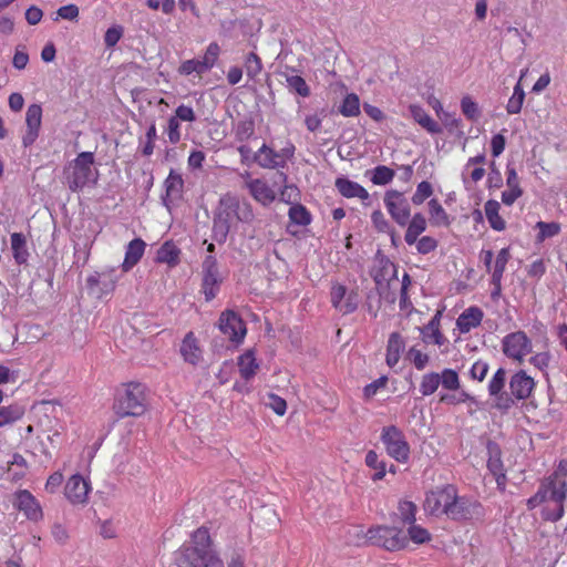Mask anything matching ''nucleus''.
Returning <instances> with one entry per match:
<instances>
[{
  "mask_svg": "<svg viewBox=\"0 0 567 567\" xmlns=\"http://www.w3.org/2000/svg\"><path fill=\"white\" fill-rule=\"evenodd\" d=\"M425 513L434 517H445L452 522L466 523L482 520L485 508L481 502L468 495H460L453 484H445L429 491L423 504Z\"/></svg>",
  "mask_w": 567,
  "mask_h": 567,
  "instance_id": "obj_1",
  "label": "nucleus"
},
{
  "mask_svg": "<svg viewBox=\"0 0 567 567\" xmlns=\"http://www.w3.org/2000/svg\"><path fill=\"white\" fill-rule=\"evenodd\" d=\"M254 219L251 204L227 193L219 198L214 210L212 238L218 244H224L235 221L250 224Z\"/></svg>",
  "mask_w": 567,
  "mask_h": 567,
  "instance_id": "obj_2",
  "label": "nucleus"
},
{
  "mask_svg": "<svg viewBox=\"0 0 567 567\" xmlns=\"http://www.w3.org/2000/svg\"><path fill=\"white\" fill-rule=\"evenodd\" d=\"M94 154L81 152L63 168V183L73 192H80L85 187H94L99 181V171L94 167Z\"/></svg>",
  "mask_w": 567,
  "mask_h": 567,
  "instance_id": "obj_3",
  "label": "nucleus"
},
{
  "mask_svg": "<svg viewBox=\"0 0 567 567\" xmlns=\"http://www.w3.org/2000/svg\"><path fill=\"white\" fill-rule=\"evenodd\" d=\"M212 549L213 540L209 530L202 526L192 533L189 542L184 543L174 553V561L177 567H202Z\"/></svg>",
  "mask_w": 567,
  "mask_h": 567,
  "instance_id": "obj_4",
  "label": "nucleus"
},
{
  "mask_svg": "<svg viewBox=\"0 0 567 567\" xmlns=\"http://www.w3.org/2000/svg\"><path fill=\"white\" fill-rule=\"evenodd\" d=\"M113 410L120 419L143 415L146 411L145 386L138 382L125 384L116 394Z\"/></svg>",
  "mask_w": 567,
  "mask_h": 567,
  "instance_id": "obj_5",
  "label": "nucleus"
},
{
  "mask_svg": "<svg viewBox=\"0 0 567 567\" xmlns=\"http://www.w3.org/2000/svg\"><path fill=\"white\" fill-rule=\"evenodd\" d=\"M365 540L390 551L401 550L408 546V536L402 529L394 526L370 527L365 533Z\"/></svg>",
  "mask_w": 567,
  "mask_h": 567,
  "instance_id": "obj_6",
  "label": "nucleus"
},
{
  "mask_svg": "<svg viewBox=\"0 0 567 567\" xmlns=\"http://www.w3.org/2000/svg\"><path fill=\"white\" fill-rule=\"evenodd\" d=\"M380 440L385 447L386 454L398 463H406L410 460V444L401 429L396 425L384 426Z\"/></svg>",
  "mask_w": 567,
  "mask_h": 567,
  "instance_id": "obj_7",
  "label": "nucleus"
},
{
  "mask_svg": "<svg viewBox=\"0 0 567 567\" xmlns=\"http://www.w3.org/2000/svg\"><path fill=\"white\" fill-rule=\"evenodd\" d=\"M120 275L116 267H105L100 271H94L86 278V289L90 295L102 299L116 288Z\"/></svg>",
  "mask_w": 567,
  "mask_h": 567,
  "instance_id": "obj_8",
  "label": "nucleus"
},
{
  "mask_svg": "<svg viewBox=\"0 0 567 567\" xmlns=\"http://www.w3.org/2000/svg\"><path fill=\"white\" fill-rule=\"evenodd\" d=\"M202 292L206 301H212L218 295L224 281L216 257L207 255L202 264Z\"/></svg>",
  "mask_w": 567,
  "mask_h": 567,
  "instance_id": "obj_9",
  "label": "nucleus"
},
{
  "mask_svg": "<svg viewBox=\"0 0 567 567\" xmlns=\"http://www.w3.org/2000/svg\"><path fill=\"white\" fill-rule=\"evenodd\" d=\"M383 202L391 218L399 226H406L411 218V207L404 194L395 189H389L384 194Z\"/></svg>",
  "mask_w": 567,
  "mask_h": 567,
  "instance_id": "obj_10",
  "label": "nucleus"
},
{
  "mask_svg": "<svg viewBox=\"0 0 567 567\" xmlns=\"http://www.w3.org/2000/svg\"><path fill=\"white\" fill-rule=\"evenodd\" d=\"M220 53L219 45L216 42H212L203 56L194 58L182 62L178 68V73L182 75H190L196 73L202 75L209 71L216 63Z\"/></svg>",
  "mask_w": 567,
  "mask_h": 567,
  "instance_id": "obj_11",
  "label": "nucleus"
},
{
  "mask_svg": "<svg viewBox=\"0 0 567 567\" xmlns=\"http://www.w3.org/2000/svg\"><path fill=\"white\" fill-rule=\"evenodd\" d=\"M506 374L507 372L504 368H498L487 385L488 394L494 399L493 406L501 412H507L515 405L512 395L504 391Z\"/></svg>",
  "mask_w": 567,
  "mask_h": 567,
  "instance_id": "obj_12",
  "label": "nucleus"
},
{
  "mask_svg": "<svg viewBox=\"0 0 567 567\" xmlns=\"http://www.w3.org/2000/svg\"><path fill=\"white\" fill-rule=\"evenodd\" d=\"M375 262L371 277L375 282L379 296H384V290L390 288V281L398 278L396 266L380 251L375 256Z\"/></svg>",
  "mask_w": 567,
  "mask_h": 567,
  "instance_id": "obj_13",
  "label": "nucleus"
},
{
  "mask_svg": "<svg viewBox=\"0 0 567 567\" xmlns=\"http://www.w3.org/2000/svg\"><path fill=\"white\" fill-rule=\"evenodd\" d=\"M532 341L524 331L508 333L502 340L503 353L518 362L532 352Z\"/></svg>",
  "mask_w": 567,
  "mask_h": 567,
  "instance_id": "obj_14",
  "label": "nucleus"
},
{
  "mask_svg": "<svg viewBox=\"0 0 567 567\" xmlns=\"http://www.w3.org/2000/svg\"><path fill=\"white\" fill-rule=\"evenodd\" d=\"M218 328L231 342L240 343L246 336V324L234 310H225L220 313Z\"/></svg>",
  "mask_w": 567,
  "mask_h": 567,
  "instance_id": "obj_15",
  "label": "nucleus"
},
{
  "mask_svg": "<svg viewBox=\"0 0 567 567\" xmlns=\"http://www.w3.org/2000/svg\"><path fill=\"white\" fill-rule=\"evenodd\" d=\"M535 388V381L526 371L519 370L509 379V395L515 401H523L530 396Z\"/></svg>",
  "mask_w": 567,
  "mask_h": 567,
  "instance_id": "obj_16",
  "label": "nucleus"
},
{
  "mask_svg": "<svg viewBox=\"0 0 567 567\" xmlns=\"http://www.w3.org/2000/svg\"><path fill=\"white\" fill-rule=\"evenodd\" d=\"M42 121V107L39 104L29 105L25 113L27 130L22 136V145L31 146L38 138Z\"/></svg>",
  "mask_w": 567,
  "mask_h": 567,
  "instance_id": "obj_17",
  "label": "nucleus"
},
{
  "mask_svg": "<svg viewBox=\"0 0 567 567\" xmlns=\"http://www.w3.org/2000/svg\"><path fill=\"white\" fill-rule=\"evenodd\" d=\"M90 489L89 482L80 474H74L68 480L64 494L72 504H84L87 501Z\"/></svg>",
  "mask_w": 567,
  "mask_h": 567,
  "instance_id": "obj_18",
  "label": "nucleus"
},
{
  "mask_svg": "<svg viewBox=\"0 0 567 567\" xmlns=\"http://www.w3.org/2000/svg\"><path fill=\"white\" fill-rule=\"evenodd\" d=\"M164 187L165 195L162 196V203L167 209H171V204L181 199L183 195L184 181L182 175L171 169L164 182Z\"/></svg>",
  "mask_w": 567,
  "mask_h": 567,
  "instance_id": "obj_19",
  "label": "nucleus"
},
{
  "mask_svg": "<svg viewBox=\"0 0 567 567\" xmlns=\"http://www.w3.org/2000/svg\"><path fill=\"white\" fill-rule=\"evenodd\" d=\"M506 186L508 189L502 193V202L512 206L523 195V189L515 167L509 164L506 166Z\"/></svg>",
  "mask_w": 567,
  "mask_h": 567,
  "instance_id": "obj_20",
  "label": "nucleus"
},
{
  "mask_svg": "<svg viewBox=\"0 0 567 567\" xmlns=\"http://www.w3.org/2000/svg\"><path fill=\"white\" fill-rule=\"evenodd\" d=\"M179 351L184 361L193 365L198 364L203 358V351L193 331L186 333Z\"/></svg>",
  "mask_w": 567,
  "mask_h": 567,
  "instance_id": "obj_21",
  "label": "nucleus"
},
{
  "mask_svg": "<svg viewBox=\"0 0 567 567\" xmlns=\"http://www.w3.org/2000/svg\"><path fill=\"white\" fill-rule=\"evenodd\" d=\"M252 161L256 162L262 168H277L286 165L285 159L281 155L275 152L272 148L264 144L252 155Z\"/></svg>",
  "mask_w": 567,
  "mask_h": 567,
  "instance_id": "obj_22",
  "label": "nucleus"
},
{
  "mask_svg": "<svg viewBox=\"0 0 567 567\" xmlns=\"http://www.w3.org/2000/svg\"><path fill=\"white\" fill-rule=\"evenodd\" d=\"M18 508L24 512L31 520H38L42 517V509L34 496L27 489L17 494Z\"/></svg>",
  "mask_w": 567,
  "mask_h": 567,
  "instance_id": "obj_23",
  "label": "nucleus"
},
{
  "mask_svg": "<svg viewBox=\"0 0 567 567\" xmlns=\"http://www.w3.org/2000/svg\"><path fill=\"white\" fill-rule=\"evenodd\" d=\"M483 316L484 313L481 308L470 307L458 316L456 327L461 333H467L481 324Z\"/></svg>",
  "mask_w": 567,
  "mask_h": 567,
  "instance_id": "obj_24",
  "label": "nucleus"
},
{
  "mask_svg": "<svg viewBox=\"0 0 567 567\" xmlns=\"http://www.w3.org/2000/svg\"><path fill=\"white\" fill-rule=\"evenodd\" d=\"M334 186L338 192L346 198L358 197L362 200L369 198L368 190L359 183L350 181L347 177H338L334 182Z\"/></svg>",
  "mask_w": 567,
  "mask_h": 567,
  "instance_id": "obj_25",
  "label": "nucleus"
},
{
  "mask_svg": "<svg viewBox=\"0 0 567 567\" xmlns=\"http://www.w3.org/2000/svg\"><path fill=\"white\" fill-rule=\"evenodd\" d=\"M146 244L141 238H135L128 243L125 250L122 270L124 272L131 270L143 257Z\"/></svg>",
  "mask_w": 567,
  "mask_h": 567,
  "instance_id": "obj_26",
  "label": "nucleus"
},
{
  "mask_svg": "<svg viewBox=\"0 0 567 567\" xmlns=\"http://www.w3.org/2000/svg\"><path fill=\"white\" fill-rule=\"evenodd\" d=\"M409 111L412 118L430 134L442 133L440 124L434 121L421 105L411 104Z\"/></svg>",
  "mask_w": 567,
  "mask_h": 567,
  "instance_id": "obj_27",
  "label": "nucleus"
},
{
  "mask_svg": "<svg viewBox=\"0 0 567 567\" xmlns=\"http://www.w3.org/2000/svg\"><path fill=\"white\" fill-rule=\"evenodd\" d=\"M441 317L442 312L437 311L429 321V323L421 329L425 342H432L440 347L447 341L440 330Z\"/></svg>",
  "mask_w": 567,
  "mask_h": 567,
  "instance_id": "obj_28",
  "label": "nucleus"
},
{
  "mask_svg": "<svg viewBox=\"0 0 567 567\" xmlns=\"http://www.w3.org/2000/svg\"><path fill=\"white\" fill-rule=\"evenodd\" d=\"M250 195L264 206L275 200L274 190L261 179H252L247 183Z\"/></svg>",
  "mask_w": 567,
  "mask_h": 567,
  "instance_id": "obj_29",
  "label": "nucleus"
},
{
  "mask_svg": "<svg viewBox=\"0 0 567 567\" xmlns=\"http://www.w3.org/2000/svg\"><path fill=\"white\" fill-rule=\"evenodd\" d=\"M13 259L17 265H27L30 252L27 246V238L22 233H13L10 236Z\"/></svg>",
  "mask_w": 567,
  "mask_h": 567,
  "instance_id": "obj_30",
  "label": "nucleus"
},
{
  "mask_svg": "<svg viewBox=\"0 0 567 567\" xmlns=\"http://www.w3.org/2000/svg\"><path fill=\"white\" fill-rule=\"evenodd\" d=\"M181 249L173 241H165L156 252L155 261L175 267L179 262Z\"/></svg>",
  "mask_w": 567,
  "mask_h": 567,
  "instance_id": "obj_31",
  "label": "nucleus"
},
{
  "mask_svg": "<svg viewBox=\"0 0 567 567\" xmlns=\"http://www.w3.org/2000/svg\"><path fill=\"white\" fill-rule=\"evenodd\" d=\"M406 226L408 229L404 235V240L411 246L414 245L419 236L426 230V219L423 214L416 213L410 218Z\"/></svg>",
  "mask_w": 567,
  "mask_h": 567,
  "instance_id": "obj_32",
  "label": "nucleus"
},
{
  "mask_svg": "<svg viewBox=\"0 0 567 567\" xmlns=\"http://www.w3.org/2000/svg\"><path fill=\"white\" fill-rule=\"evenodd\" d=\"M238 368L239 373L245 381H249L255 377L259 369V364L255 358L254 350H247L238 357Z\"/></svg>",
  "mask_w": 567,
  "mask_h": 567,
  "instance_id": "obj_33",
  "label": "nucleus"
},
{
  "mask_svg": "<svg viewBox=\"0 0 567 567\" xmlns=\"http://www.w3.org/2000/svg\"><path fill=\"white\" fill-rule=\"evenodd\" d=\"M404 348V342L399 332H392L389 337L386 344V364L393 368L400 360L401 351Z\"/></svg>",
  "mask_w": 567,
  "mask_h": 567,
  "instance_id": "obj_34",
  "label": "nucleus"
},
{
  "mask_svg": "<svg viewBox=\"0 0 567 567\" xmlns=\"http://www.w3.org/2000/svg\"><path fill=\"white\" fill-rule=\"evenodd\" d=\"M25 413L24 408L19 403H12L0 408V427L12 425L21 420Z\"/></svg>",
  "mask_w": 567,
  "mask_h": 567,
  "instance_id": "obj_35",
  "label": "nucleus"
},
{
  "mask_svg": "<svg viewBox=\"0 0 567 567\" xmlns=\"http://www.w3.org/2000/svg\"><path fill=\"white\" fill-rule=\"evenodd\" d=\"M486 450H487V468L492 473L496 472L499 473V471L504 470V464L502 461V449L498 443L495 441L488 440L486 443Z\"/></svg>",
  "mask_w": 567,
  "mask_h": 567,
  "instance_id": "obj_36",
  "label": "nucleus"
},
{
  "mask_svg": "<svg viewBox=\"0 0 567 567\" xmlns=\"http://www.w3.org/2000/svg\"><path fill=\"white\" fill-rule=\"evenodd\" d=\"M485 215L489 223V226L497 231H502L506 227L505 220L499 216L498 212L501 208V205L497 200L488 199L485 203Z\"/></svg>",
  "mask_w": 567,
  "mask_h": 567,
  "instance_id": "obj_37",
  "label": "nucleus"
},
{
  "mask_svg": "<svg viewBox=\"0 0 567 567\" xmlns=\"http://www.w3.org/2000/svg\"><path fill=\"white\" fill-rule=\"evenodd\" d=\"M545 491L549 493L548 499L553 503L564 504L567 497V481H557L556 478H549L545 485Z\"/></svg>",
  "mask_w": 567,
  "mask_h": 567,
  "instance_id": "obj_38",
  "label": "nucleus"
},
{
  "mask_svg": "<svg viewBox=\"0 0 567 567\" xmlns=\"http://www.w3.org/2000/svg\"><path fill=\"white\" fill-rule=\"evenodd\" d=\"M365 465L373 470L374 473L371 475V480L373 482L381 481L386 474V463L383 460L379 458V455L375 451L370 450L365 455Z\"/></svg>",
  "mask_w": 567,
  "mask_h": 567,
  "instance_id": "obj_39",
  "label": "nucleus"
},
{
  "mask_svg": "<svg viewBox=\"0 0 567 567\" xmlns=\"http://www.w3.org/2000/svg\"><path fill=\"white\" fill-rule=\"evenodd\" d=\"M286 79L287 87L290 92L296 93L302 97H308L311 94L310 87L306 80L296 74L282 73Z\"/></svg>",
  "mask_w": 567,
  "mask_h": 567,
  "instance_id": "obj_40",
  "label": "nucleus"
},
{
  "mask_svg": "<svg viewBox=\"0 0 567 567\" xmlns=\"http://www.w3.org/2000/svg\"><path fill=\"white\" fill-rule=\"evenodd\" d=\"M369 173L371 174L370 179L374 185H386L395 176V172L385 165H378L372 171L367 172V174Z\"/></svg>",
  "mask_w": 567,
  "mask_h": 567,
  "instance_id": "obj_41",
  "label": "nucleus"
},
{
  "mask_svg": "<svg viewBox=\"0 0 567 567\" xmlns=\"http://www.w3.org/2000/svg\"><path fill=\"white\" fill-rule=\"evenodd\" d=\"M339 112L346 117H352L360 114V100L354 93H349L342 100Z\"/></svg>",
  "mask_w": 567,
  "mask_h": 567,
  "instance_id": "obj_42",
  "label": "nucleus"
},
{
  "mask_svg": "<svg viewBox=\"0 0 567 567\" xmlns=\"http://www.w3.org/2000/svg\"><path fill=\"white\" fill-rule=\"evenodd\" d=\"M289 219L292 224L298 226H307L311 223V214L301 204H295L289 208Z\"/></svg>",
  "mask_w": 567,
  "mask_h": 567,
  "instance_id": "obj_43",
  "label": "nucleus"
},
{
  "mask_svg": "<svg viewBox=\"0 0 567 567\" xmlns=\"http://www.w3.org/2000/svg\"><path fill=\"white\" fill-rule=\"evenodd\" d=\"M441 384V377L436 372H429L422 377L420 392L423 396L433 394Z\"/></svg>",
  "mask_w": 567,
  "mask_h": 567,
  "instance_id": "obj_44",
  "label": "nucleus"
},
{
  "mask_svg": "<svg viewBox=\"0 0 567 567\" xmlns=\"http://www.w3.org/2000/svg\"><path fill=\"white\" fill-rule=\"evenodd\" d=\"M429 212L433 224L435 225H450V218L440 202L435 198H432L429 202Z\"/></svg>",
  "mask_w": 567,
  "mask_h": 567,
  "instance_id": "obj_45",
  "label": "nucleus"
},
{
  "mask_svg": "<svg viewBox=\"0 0 567 567\" xmlns=\"http://www.w3.org/2000/svg\"><path fill=\"white\" fill-rule=\"evenodd\" d=\"M536 228L539 230L536 236L537 243H543L547 238H553L560 233V224L557 221H538Z\"/></svg>",
  "mask_w": 567,
  "mask_h": 567,
  "instance_id": "obj_46",
  "label": "nucleus"
},
{
  "mask_svg": "<svg viewBox=\"0 0 567 567\" xmlns=\"http://www.w3.org/2000/svg\"><path fill=\"white\" fill-rule=\"evenodd\" d=\"M524 99H525V92H524L520 83L518 82L514 86L513 95L509 97V100L507 102V105H506L507 113L508 114H518L522 110Z\"/></svg>",
  "mask_w": 567,
  "mask_h": 567,
  "instance_id": "obj_47",
  "label": "nucleus"
},
{
  "mask_svg": "<svg viewBox=\"0 0 567 567\" xmlns=\"http://www.w3.org/2000/svg\"><path fill=\"white\" fill-rule=\"evenodd\" d=\"M255 133V122L252 118L240 120L235 126V137L239 142L249 140Z\"/></svg>",
  "mask_w": 567,
  "mask_h": 567,
  "instance_id": "obj_48",
  "label": "nucleus"
},
{
  "mask_svg": "<svg viewBox=\"0 0 567 567\" xmlns=\"http://www.w3.org/2000/svg\"><path fill=\"white\" fill-rule=\"evenodd\" d=\"M261 70L262 63L260 58L254 52L248 53L245 59V71L247 76L255 80L256 76L260 74Z\"/></svg>",
  "mask_w": 567,
  "mask_h": 567,
  "instance_id": "obj_49",
  "label": "nucleus"
},
{
  "mask_svg": "<svg viewBox=\"0 0 567 567\" xmlns=\"http://www.w3.org/2000/svg\"><path fill=\"white\" fill-rule=\"evenodd\" d=\"M461 110L465 117L470 121H477L481 116V110L475 101L471 96H463L461 100Z\"/></svg>",
  "mask_w": 567,
  "mask_h": 567,
  "instance_id": "obj_50",
  "label": "nucleus"
},
{
  "mask_svg": "<svg viewBox=\"0 0 567 567\" xmlns=\"http://www.w3.org/2000/svg\"><path fill=\"white\" fill-rule=\"evenodd\" d=\"M441 377V384L443 389L449 391H456L461 386L458 374L453 369H444Z\"/></svg>",
  "mask_w": 567,
  "mask_h": 567,
  "instance_id": "obj_51",
  "label": "nucleus"
},
{
  "mask_svg": "<svg viewBox=\"0 0 567 567\" xmlns=\"http://www.w3.org/2000/svg\"><path fill=\"white\" fill-rule=\"evenodd\" d=\"M511 259L509 247L502 248L495 259L493 265L492 276L494 277H503L506 265Z\"/></svg>",
  "mask_w": 567,
  "mask_h": 567,
  "instance_id": "obj_52",
  "label": "nucleus"
},
{
  "mask_svg": "<svg viewBox=\"0 0 567 567\" xmlns=\"http://www.w3.org/2000/svg\"><path fill=\"white\" fill-rule=\"evenodd\" d=\"M408 540L411 539L415 544H424L431 540L430 532L414 523L408 528Z\"/></svg>",
  "mask_w": 567,
  "mask_h": 567,
  "instance_id": "obj_53",
  "label": "nucleus"
},
{
  "mask_svg": "<svg viewBox=\"0 0 567 567\" xmlns=\"http://www.w3.org/2000/svg\"><path fill=\"white\" fill-rule=\"evenodd\" d=\"M432 194H433V188H432L431 183H429L427 181H423V182L419 183V185L416 186V190L411 198L412 203L414 205H421L424 203L425 199L431 197Z\"/></svg>",
  "mask_w": 567,
  "mask_h": 567,
  "instance_id": "obj_54",
  "label": "nucleus"
},
{
  "mask_svg": "<svg viewBox=\"0 0 567 567\" xmlns=\"http://www.w3.org/2000/svg\"><path fill=\"white\" fill-rule=\"evenodd\" d=\"M399 512L403 523L411 525L415 522L416 505L413 502H401L399 505Z\"/></svg>",
  "mask_w": 567,
  "mask_h": 567,
  "instance_id": "obj_55",
  "label": "nucleus"
},
{
  "mask_svg": "<svg viewBox=\"0 0 567 567\" xmlns=\"http://www.w3.org/2000/svg\"><path fill=\"white\" fill-rule=\"evenodd\" d=\"M371 221H372L373 227L379 233L391 231V228L393 227L380 209L372 212Z\"/></svg>",
  "mask_w": 567,
  "mask_h": 567,
  "instance_id": "obj_56",
  "label": "nucleus"
},
{
  "mask_svg": "<svg viewBox=\"0 0 567 567\" xmlns=\"http://www.w3.org/2000/svg\"><path fill=\"white\" fill-rule=\"evenodd\" d=\"M179 120L173 115L167 121L166 133L171 144H177L181 141Z\"/></svg>",
  "mask_w": 567,
  "mask_h": 567,
  "instance_id": "obj_57",
  "label": "nucleus"
},
{
  "mask_svg": "<svg viewBox=\"0 0 567 567\" xmlns=\"http://www.w3.org/2000/svg\"><path fill=\"white\" fill-rule=\"evenodd\" d=\"M416 250L421 255H427L437 248V240L431 236H423L416 239Z\"/></svg>",
  "mask_w": 567,
  "mask_h": 567,
  "instance_id": "obj_58",
  "label": "nucleus"
},
{
  "mask_svg": "<svg viewBox=\"0 0 567 567\" xmlns=\"http://www.w3.org/2000/svg\"><path fill=\"white\" fill-rule=\"evenodd\" d=\"M488 369L489 365L486 361L477 360L470 369V377L472 380L482 382L486 378Z\"/></svg>",
  "mask_w": 567,
  "mask_h": 567,
  "instance_id": "obj_59",
  "label": "nucleus"
},
{
  "mask_svg": "<svg viewBox=\"0 0 567 567\" xmlns=\"http://www.w3.org/2000/svg\"><path fill=\"white\" fill-rule=\"evenodd\" d=\"M277 415H284L287 410L286 401L275 393L268 394V401L266 403Z\"/></svg>",
  "mask_w": 567,
  "mask_h": 567,
  "instance_id": "obj_60",
  "label": "nucleus"
},
{
  "mask_svg": "<svg viewBox=\"0 0 567 567\" xmlns=\"http://www.w3.org/2000/svg\"><path fill=\"white\" fill-rule=\"evenodd\" d=\"M347 293H348V291H347V287L344 285L334 284L332 286L331 292H330L331 303L337 310H339Z\"/></svg>",
  "mask_w": 567,
  "mask_h": 567,
  "instance_id": "obj_61",
  "label": "nucleus"
},
{
  "mask_svg": "<svg viewBox=\"0 0 567 567\" xmlns=\"http://www.w3.org/2000/svg\"><path fill=\"white\" fill-rule=\"evenodd\" d=\"M408 357L413 362L414 367L420 371L423 370L429 362V355L422 353L420 350L415 348H411L409 350Z\"/></svg>",
  "mask_w": 567,
  "mask_h": 567,
  "instance_id": "obj_62",
  "label": "nucleus"
},
{
  "mask_svg": "<svg viewBox=\"0 0 567 567\" xmlns=\"http://www.w3.org/2000/svg\"><path fill=\"white\" fill-rule=\"evenodd\" d=\"M358 305V293L354 291H350L349 293H347L346 301L342 302V305L339 308V311H341L343 315L352 313L357 310Z\"/></svg>",
  "mask_w": 567,
  "mask_h": 567,
  "instance_id": "obj_63",
  "label": "nucleus"
},
{
  "mask_svg": "<svg viewBox=\"0 0 567 567\" xmlns=\"http://www.w3.org/2000/svg\"><path fill=\"white\" fill-rule=\"evenodd\" d=\"M388 383V378L385 375H382L374 380L373 382L367 384L363 388V394L367 399H370L374 396L379 389L384 388Z\"/></svg>",
  "mask_w": 567,
  "mask_h": 567,
  "instance_id": "obj_64",
  "label": "nucleus"
}]
</instances>
